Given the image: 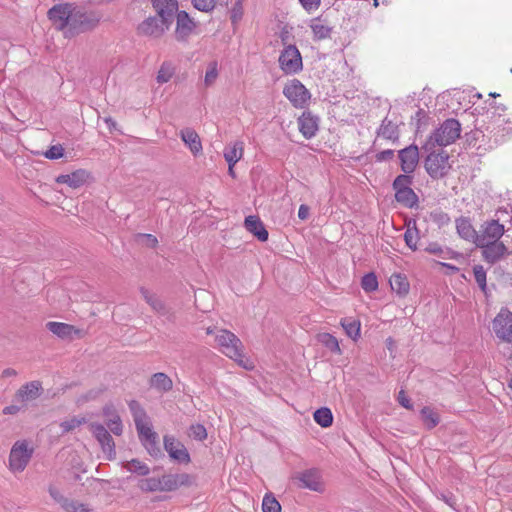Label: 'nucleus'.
Returning <instances> with one entry per match:
<instances>
[{
    "mask_svg": "<svg viewBox=\"0 0 512 512\" xmlns=\"http://www.w3.org/2000/svg\"><path fill=\"white\" fill-rule=\"evenodd\" d=\"M310 28L316 39L322 40L330 37L331 27L322 19L315 18L311 21Z\"/></svg>",
    "mask_w": 512,
    "mask_h": 512,
    "instance_id": "34",
    "label": "nucleus"
},
{
    "mask_svg": "<svg viewBox=\"0 0 512 512\" xmlns=\"http://www.w3.org/2000/svg\"><path fill=\"white\" fill-rule=\"evenodd\" d=\"M263 512H280L281 506L279 502L271 496H265L262 502Z\"/></svg>",
    "mask_w": 512,
    "mask_h": 512,
    "instance_id": "48",
    "label": "nucleus"
},
{
    "mask_svg": "<svg viewBox=\"0 0 512 512\" xmlns=\"http://www.w3.org/2000/svg\"><path fill=\"white\" fill-rule=\"evenodd\" d=\"M427 250L434 254H440L443 258H446L445 255H442L444 253V251L440 247H436L435 245H430Z\"/></svg>",
    "mask_w": 512,
    "mask_h": 512,
    "instance_id": "63",
    "label": "nucleus"
},
{
    "mask_svg": "<svg viewBox=\"0 0 512 512\" xmlns=\"http://www.w3.org/2000/svg\"><path fill=\"white\" fill-rule=\"evenodd\" d=\"M398 401L399 403L407 408V409H411L412 408V404L410 402V399L406 396L405 392L403 390H401L398 394Z\"/></svg>",
    "mask_w": 512,
    "mask_h": 512,
    "instance_id": "57",
    "label": "nucleus"
},
{
    "mask_svg": "<svg viewBox=\"0 0 512 512\" xmlns=\"http://www.w3.org/2000/svg\"><path fill=\"white\" fill-rule=\"evenodd\" d=\"M153 7L159 18L169 26L172 23L174 14L179 12L177 0H153Z\"/></svg>",
    "mask_w": 512,
    "mask_h": 512,
    "instance_id": "17",
    "label": "nucleus"
},
{
    "mask_svg": "<svg viewBox=\"0 0 512 512\" xmlns=\"http://www.w3.org/2000/svg\"><path fill=\"white\" fill-rule=\"evenodd\" d=\"M16 375H17V372L12 368H7V369L3 370V372H2L3 378H8V377L16 376Z\"/></svg>",
    "mask_w": 512,
    "mask_h": 512,
    "instance_id": "64",
    "label": "nucleus"
},
{
    "mask_svg": "<svg viewBox=\"0 0 512 512\" xmlns=\"http://www.w3.org/2000/svg\"><path fill=\"white\" fill-rule=\"evenodd\" d=\"M89 176L90 174L86 170L80 169L70 174L58 176L57 182L67 184L72 188H78L88 180Z\"/></svg>",
    "mask_w": 512,
    "mask_h": 512,
    "instance_id": "26",
    "label": "nucleus"
},
{
    "mask_svg": "<svg viewBox=\"0 0 512 512\" xmlns=\"http://www.w3.org/2000/svg\"><path fill=\"white\" fill-rule=\"evenodd\" d=\"M190 436L196 440L203 441L207 438L206 428L202 424L191 425Z\"/></svg>",
    "mask_w": 512,
    "mask_h": 512,
    "instance_id": "50",
    "label": "nucleus"
},
{
    "mask_svg": "<svg viewBox=\"0 0 512 512\" xmlns=\"http://www.w3.org/2000/svg\"><path fill=\"white\" fill-rule=\"evenodd\" d=\"M284 96L295 108H304L308 105L311 94L298 79L288 81L283 88Z\"/></svg>",
    "mask_w": 512,
    "mask_h": 512,
    "instance_id": "6",
    "label": "nucleus"
},
{
    "mask_svg": "<svg viewBox=\"0 0 512 512\" xmlns=\"http://www.w3.org/2000/svg\"><path fill=\"white\" fill-rule=\"evenodd\" d=\"M42 391V385L39 381H31L21 386L16 392L17 401L26 403L37 399Z\"/></svg>",
    "mask_w": 512,
    "mask_h": 512,
    "instance_id": "19",
    "label": "nucleus"
},
{
    "mask_svg": "<svg viewBox=\"0 0 512 512\" xmlns=\"http://www.w3.org/2000/svg\"><path fill=\"white\" fill-rule=\"evenodd\" d=\"M394 157V151L391 149L383 150L376 154L377 161H387Z\"/></svg>",
    "mask_w": 512,
    "mask_h": 512,
    "instance_id": "56",
    "label": "nucleus"
},
{
    "mask_svg": "<svg viewBox=\"0 0 512 512\" xmlns=\"http://www.w3.org/2000/svg\"><path fill=\"white\" fill-rule=\"evenodd\" d=\"M149 386L158 393L164 394L172 390L173 381L166 373L158 372L150 377Z\"/></svg>",
    "mask_w": 512,
    "mask_h": 512,
    "instance_id": "24",
    "label": "nucleus"
},
{
    "mask_svg": "<svg viewBox=\"0 0 512 512\" xmlns=\"http://www.w3.org/2000/svg\"><path fill=\"white\" fill-rule=\"evenodd\" d=\"M310 209L307 205L302 204L298 210V217L301 220H306L309 217Z\"/></svg>",
    "mask_w": 512,
    "mask_h": 512,
    "instance_id": "58",
    "label": "nucleus"
},
{
    "mask_svg": "<svg viewBox=\"0 0 512 512\" xmlns=\"http://www.w3.org/2000/svg\"><path fill=\"white\" fill-rule=\"evenodd\" d=\"M174 73H175L174 65L171 62H163L162 65L160 66L157 76H156L157 83H159V84L167 83L168 81L171 80Z\"/></svg>",
    "mask_w": 512,
    "mask_h": 512,
    "instance_id": "40",
    "label": "nucleus"
},
{
    "mask_svg": "<svg viewBox=\"0 0 512 512\" xmlns=\"http://www.w3.org/2000/svg\"><path fill=\"white\" fill-rule=\"evenodd\" d=\"M395 199L398 203L407 208H413L418 205V196L412 188L404 189L395 193Z\"/></svg>",
    "mask_w": 512,
    "mask_h": 512,
    "instance_id": "32",
    "label": "nucleus"
},
{
    "mask_svg": "<svg viewBox=\"0 0 512 512\" xmlns=\"http://www.w3.org/2000/svg\"><path fill=\"white\" fill-rule=\"evenodd\" d=\"M361 286L364 291L366 292H373L377 290L378 288V281L377 277L374 273H368L365 276H363L361 281Z\"/></svg>",
    "mask_w": 512,
    "mask_h": 512,
    "instance_id": "45",
    "label": "nucleus"
},
{
    "mask_svg": "<svg viewBox=\"0 0 512 512\" xmlns=\"http://www.w3.org/2000/svg\"><path fill=\"white\" fill-rule=\"evenodd\" d=\"M180 137L192 154L197 155L202 151V143L197 132L191 128L181 130Z\"/></svg>",
    "mask_w": 512,
    "mask_h": 512,
    "instance_id": "27",
    "label": "nucleus"
},
{
    "mask_svg": "<svg viewBox=\"0 0 512 512\" xmlns=\"http://www.w3.org/2000/svg\"><path fill=\"white\" fill-rule=\"evenodd\" d=\"M442 499L443 501L448 505L450 506L451 508H455V505H456V498L451 495V494H448V495H445V494H442Z\"/></svg>",
    "mask_w": 512,
    "mask_h": 512,
    "instance_id": "59",
    "label": "nucleus"
},
{
    "mask_svg": "<svg viewBox=\"0 0 512 512\" xmlns=\"http://www.w3.org/2000/svg\"><path fill=\"white\" fill-rule=\"evenodd\" d=\"M390 286L393 291L399 295H405L409 291V283L405 276L401 274H393L389 280Z\"/></svg>",
    "mask_w": 512,
    "mask_h": 512,
    "instance_id": "37",
    "label": "nucleus"
},
{
    "mask_svg": "<svg viewBox=\"0 0 512 512\" xmlns=\"http://www.w3.org/2000/svg\"><path fill=\"white\" fill-rule=\"evenodd\" d=\"M247 231L252 233L258 240L264 242L268 239V231L257 216H248L244 222Z\"/></svg>",
    "mask_w": 512,
    "mask_h": 512,
    "instance_id": "30",
    "label": "nucleus"
},
{
    "mask_svg": "<svg viewBox=\"0 0 512 512\" xmlns=\"http://www.w3.org/2000/svg\"><path fill=\"white\" fill-rule=\"evenodd\" d=\"M136 429L140 440L146 447L155 446L157 442V434L152 430L149 421L136 425Z\"/></svg>",
    "mask_w": 512,
    "mask_h": 512,
    "instance_id": "31",
    "label": "nucleus"
},
{
    "mask_svg": "<svg viewBox=\"0 0 512 512\" xmlns=\"http://www.w3.org/2000/svg\"><path fill=\"white\" fill-rule=\"evenodd\" d=\"M302 6L307 10H315L320 5V0H299Z\"/></svg>",
    "mask_w": 512,
    "mask_h": 512,
    "instance_id": "55",
    "label": "nucleus"
},
{
    "mask_svg": "<svg viewBox=\"0 0 512 512\" xmlns=\"http://www.w3.org/2000/svg\"><path fill=\"white\" fill-rule=\"evenodd\" d=\"M127 469L131 472L138 473L139 475L143 476L148 475L150 472L149 467L145 463L136 459L131 460L127 464Z\"/></svg>",
    "mask_w": 512,
    "mask_h": 512,
    "instance_id": "47",
    "label": "nucleus"
},
{
    "mask_svg": "<svg viewBox=\"0 0 512 512\" xmlns=\"http://www.w3.org/2000/svg\"><path fill=\"white\" fill-rule=\"evenodd\" d=\"M86 423L85 417H72L60 423L63 433H68Z\"/></svg>",
    "mask_w": 512,
    "mask_h": 512,
    "instance_id": "43",
    "label": "nucleus"
},
{
    "mask_svg": "<svg viewBox=\"0 0 512 512\" xmlns=\"http://www.w3.org/2000/svg\"><path fill=\"white\" fill-rule=\"evenodd\" d=\"M132 416H133V419H134V422H135V426L138 425V424H141V423L149 421V419H148V417L146 415V412H145V410L143 408H141L140 410L135 412Z\"/></svg>",
    "mask_w": 512,
    "mask_h": 512,
    "instance_id": "54",
    "label": "nucleus"
},
{
    "mask_svg": "<svg viewBox=\"0 0 512 512\" xmlns=\"http://www.w3.org/2000/svg\"><path fill=\"white\" fill-rule=\"evenodd\" d=\"M102 393V389L99 390H90L85 396L84 401H89L97 398Z\"/></svg>",
    "mask_w": 512,
    "mask_h": 512,
    "instance_id": "60",
    "label": "nucleus"
},
{
    "mask_svg": "<svg viewBox=\"0 0 512 512\" xmlns=\"http://www.w3.org/2000/svg\"><path fill=\"white\" fill-rule=\"evenodd\" d=\"M169 28L159 17H149L138 27L139 33L146 36L160 37Z\"/></svg>",
    "mask_w": 512,
    "mask_h": 512,
    "instance_id": "18",
    "label": "nucleus"
},
{
    "mask_svg": "<svg viewBox=\"0 0 512 512\" xmlns=\"http://www.w3.org/2000/svg\"><path fill=\"white\" fill-rule=\"evenodd\" d=\"M215 347L245 369L252 368L251 365L245 362L241 340L231 331L226 329L217 330L215 335Z\"/></svg>",
    "mask_w": 512,
    "mask_h": 512,
    "instance_id": "2",
    "label": "nucleus"
},
{
    "mask_svg": "<svg viewBox=\"0 0 512 512\" xmlns=\"http://www.w3.org/2000/svg\"><path fill=\"white\" fill-rule=\"evenodd\" d=\"M413 183V178L412 176H410L409 174H401V175H398L395 180L393 181V189L395 191V193H397L398 191H402V190H406V189H409L411 188V185Z\"/></svg>",
    "mask_w": 512,
    "mask_h": 512,
    "instance_id": "42",
    "label": "nucleus"
},
{
    "mask_svg": "<svg viewBox=\"0 0 512 512\" xmlns=\"http://www.w3.org/2000/svg\"><path fill=\"white\" fill-rule=\"evenodd\" d=\"M217 77H218L217 63L211 62V63H209L207 70H206V74H205V78H204L205 86L206 87L212 86L215 83Z\"/></svg>",
    "mask_w": 512,
    "mask_h": 512,
    "instance_id": "46",
    "label": "nucleus"
},
{
    "mask_svg": "<svg viewBox=\"0 0 512 512\" xmlns=\"http://www.w3.org/2000/svg\"><path fill=\"white\" fill-rule=\"evenodd\" d=\"M49 493H50L51 497L55 501L61 503L66 508V510L72 511V512H77L75 503H68V500L66 498H64L62 496V494L56 488L50 487Z\"/></svg>",
    "mask_w": 512,
    "mask_h": 512,
    "instance_id": "44",
    "label": "nucleus"
},
{
    "mask_svg": "<svg viewBox=\"0 0 512 512\" xmlns=\"http://www.w3.org/2000/svg\"><path fill=\"white\" fill-rule=\"evenodd\" d=\"M425 152L428 153L425 160L427 173L435 179L444 177L450 169L448 154L443 150L436 152L435 149Z\"/></svg>",
    "mask_w": 512,
    "mask_h": 512,
    "instance_id": "5",
    "label": "nucleus"
},
{
    "mask_svg": "<svg viewBox=\"0 0 512 512\" xmlns=\"http://www.w3.org/2000/svg\"><path fill=\"white\" fill-rule=\"evenodd\" d=\"M244 142L236 140L226 145L223 151V156L228 164L236 165L237 162L243 157Z\"/></svg>",
    "mask_w": 512,
    "mask_h": 512,
    "instance_id": "25",
    "label": "nucleus"
},
{
    "mask_svg": "<svg viewBox=\"0 0 512 512\" xmlns=\"http://www.w3.org/2000/svg\"><path fill=\"white\" fill-rule=\"evenodd\" d=\"M318 341L331 352H334L339 355L342 353L339 342L337 338L334 337L333 335L329 333H320L318 335Z\"/></svg>",
    "mask_w": 512,
    "mask_h": 512,
    "instance_id": "39",
    "label": "nucleus"
},
{
    "mask_svg": "<svg viewBox=\"0 0 512 512\" xmlns=\"http://www.w3.org/2000/svg\"><path fill=\"white\" fill-rule=\"evenodd\" d=\"M400 159L401 170L406 174L415 171L419 162V149L416 145H410L401 149L398 153Z\"/></svg>",
    "mask_w": 512,
    "mask_h": 512,
    "instance_id": "16",
    "label": "nucleus"
},
{
    "mask_svg": "<svg viewBox=\"0 0 512 512\" xmlns=\"http://www.w3.org/2000/svg\"><path fill=\"white\" fill-rule=\"evenodd\" d=\"M138 487L143 492H160V481L157 477L143 478L139 480Z\"/></svg>",
    "mask_w": 512,
    "mask_h": 512,
    "instance_id": "41",
    "label": "nucleus"
},
{
    "mask_svg": "<svg viewBox=\"0 0 512 512\" xmlns=\"http://www.w3.org/2000/svg\"><path fill=\"white\" fill-rule=\"evenodd\" d=\"M348 337L356 341L360 337L361 324L352 318H343L340 322Z\"/></svg>",
    "mask_w": 512,
    "mask_h": 512,
    "instance_id": "35",
    "label": "nucleus"
},
{
    "mask_svg": "<svg viewBox=\"0 0 512 512\" xmlns=\"http://www.w3.org/2000/svg\"><path fill=\"white\" fill-rule=\"evenodd\" d=\"M279 67L286 75H295L302 71L303 61L300 51L295 45H285L278 57Z\"/></svg>",
    "mask_w": 512,
    "mask_h": 512,
    "instance_id": "4",
    "label": "nucleus"
},
{
    "mask_svg": "<svg viewBox=\"0 0 512 512\" xmlns=\"http://www.w3.org/2000/svg\"><path fill=\"white\" fill-rule=\"evenodd\" d=\"M141 408H142L141 405L137 401L132 400L129 402V409H130L132 415L135 412H137L138 410H140Z\"/></svg>",
    "mask_w": 512,
    "mask_h": 512,
    "instance_id": "61",
    "label": "nucleus"
},
{
    "mask_svg": "<svg viewBox=\"0 0 512 512\" xmlns=\"http://www.w3.org/2000/svg\"><path fill=\"white\" fill-rule=\"evenodd\" d=\"M420 415L423 424L428 429L436 427L440 421L438 413L430 407H423L420 411Z\"/></svg>",
    "mask_w": 512,
    "mask_h": 512,
    "instance_id": "36",
    "label": "nucleus"
},
{
    "mask_svg": "<svg viewBox=\"0 0 512 512\" xmlns=\"http://www.w3.org/2000/svg\"><path fill=\"white\" fill-rule=\"evenodd\" d=\"M164 448L169 456L179 463L187 464L190 462V455L186 447L173 436L166 435L164 437Z\"/></svg>",
    "mask_w": 512,
    "mask_h": 512,
    "instance_id": "15",
    "label": "nucleus"
},
{
    "mask_svg": "<svg viewBox=\"0 0 512 512\" xmlns=\"http://www.w3.org/2000/svg\"><path fill=\"white\" fill-rule=\"evenodd\" d=\"M46 328L62 340H72L84 336L82 330L63 322L49 321L46 323Z\"/></svg>",
    "mask_w": 512,
    "mask_h": 512,
    "instance_id": "14",
    "label": "nucleus"
},
{
    "mask_svg": "<svg viewBox=\"0 0 512 512\" xmlns=\"http://www.w3.org/2000/svg\"><path fill=\"white\" fill-rule=\"evenodd\" d=\"M80 8L71 3L57 4L48 10V18L56 29L64 31L66 35L77 34V17Z\"/></svg>",
    "mask_w": 512,
    "mask_h": 512,
    "instance_id": "1",
    "label": "nucleus"
},
{
    "mask_svg": "<svg viewBox=\"0 0 512 512\" xmlns=\"http://www.w3.org/2000/svg\"><path fill=\"white\" fill-rule=\"evenodd\" d=\"M189 476L187 474H166L159 478L160 492H168L176 490L178 487L188 482Z\"/></svg>",
    "mask_w": 512,
    "mask_h": 512,
    "instance_id": "22",
    "label": "nucleus"
},
{
    "mask_svg": "<svg viewBox=\"0 0 512 512\" xmlns=\"http://www.w3.org/2000/svg\"><path fill=\"white\" fill-rule=\"evenodd\" d=\"M217 0H193L194 7L203 12L211 11L216 4Z\"/></svg>",
    "mask_w": 512,
    "mask_h": 512,
    "instance_id": "51",
    "label": "nucleus"
},
{
    "mask_svg": "<svg viewBox=\"0 0 512 512\" xmlns=\"http://www.w3.org/2000/svg\"><path fill=\"white\" fill-rule=\"evenodd\" d=\"M377 133L378 136L383 137L384 139L387 140L395 141L399 137L397 124L393 123L391 120H388L387 118H385L382 121Z\"/></svg>",
    "mask_w": 512,
    "mask_h": 512,
    "instance_id": "33",
    "label": "nucleus"
},
{
    "mask_svg": "<svg viewBox=\"0 0 512 512\" xmlns=\"http://www.w3.org/2000/svg\"><path fill=\"white\" fill-rule=\"evenodd\" d=\"M492 331L502 342L512 344V312L501 309L492 321Z\"/></svg>",
    "mask_w": 512,
    "mask_h": 512,
    "instance_id": "7",
    "label": "nucleus"
},
{
    "mask_svg": "<svg viewBox=\"0 0 512 512\" xmlns=\"http://www.w3.org/2000/svg\"><path fill=\"white\" fill-rule=\"evenodd\" d=\"M456 228L459 236L465 240L474 243L477 247L479 246L478 234L471 224L469 218L462 217L456 220Z\"/></svg>",
    "mask_w": 512,
    "mask_h": 512,
    "instance_id": "21",
    "label": "nucleus"
},
{
    "mask_svg": "<svg viewBox=\"0 0 512 512\" xmlns=\"http://www.w3.org/2000/svg\"><path fill=\"white\" fill-rule=\"evenodd\" d=\"M141 295L145 301L150 305L153 311L161 316H170V311L165 303L155 294L149 292L145 288L140 289Z\"/></svg>",
    "mask_w": 512,
    "mask_h": 512,
    "instance_id": "29",
    "label": "nucleus"
},
{
    "mask_svg": "<svg viewBox=\"0 0 512 512\" xmlns=\"http://www.w3.org/2000/svg\"><path fill=\"white\" fill-rule=\"evenodd\" d=\"M89 429L100 444L103 453L106 455V459H114L116 455L115 443L107 429L99 423H91Z\"/></svg>",
    "mask_w": 512,
    "mask_h": 512,
    "instance_id": "11",
    "label": "nucleus"
},
{
    "mask_svg": "<svg viewBox=\"0 0 512 512\" xmlns=\"http://www.w3.org/2000/svg\"><path fill=\"white\" fill-rule=\"evenodd\" d=\"M460 133V123L456 119H447L430 134L422 149L430 151L436 147L451 145L460 137Z\"/></svg>",
    "mask_w": 512,
    "mask_h": 512,
    "instance_id": "3",
    "label": "nucleus"
},
{
    "mask_svg": "<svg viewBox=\"0 0 512 512\" xmlns=\"http://www.w3.org/2000/svg\"><path fill=\"white\" fill-rule=\"evenodd\" d=\"M77 20V34L92 30L99 23V17L96 14L86 12L81 8Z\"/></svg>",
    "mask_w": 512,
    "mask_h": 512,
    "instance_id": "28",
    "label": "nucleus"
},
{
    "mask_svg": "<svg viewBox=\"0 0 512 512\" xmlns=\"http://www.w3.org/2000/svg\"><path fill=\"white\" fill-rule=\"evenodd\" d=\"M32 452V449L28 448L26 442H16L10 451V469L13 472H22L29 463Z\"/></svg>",
    "mask_w": 512,
    "mask_h": 512,
    "instance_id": "8",
    "label": "nucleus"
},
{
    "mask_svg": "<svg viewBox=\"0 0 512 512\" xmlns=\"http://www.w3.org/2000/svg\"><path fill=\"white\" fill-rule=\"evenodd\" d=\"M103 416L110 431L116 436L121 435L123 432L122 421L113 405H106L103 408Z\"/></svg>",
    "mask_w": 512,
    "mask_h": 512,
    "instance_id": "23",
    "label": "nucleus"
},
{
    "mask_svg": "<svg viewBox=\"0 0 512 512\" xmlns=\"http://www.w3.org/2000/svg\"><path fill=\"white\" fill-rule=\"evenodd\" d=\"M20 410V408L16 405H10L4 408V414H15Z\"/></svg>",
    "mask_w": 512,
    "mask_h": 512,
    "instance_id": "62",
    "label": "nucleus"
},
{
    "mask_svg": "<svg viewBox=\"0 0 512 512\" xmlns=\"http://www.w3.org/2000/svg\"><path fill=\"white\" fill-rule=\"evenodd\" d=\"M507 254V247L505 244L497 239L485 242L482 239V257L488 263H495L500 261Z\"/></svg>",
    "mask_w": 512,
    "mask_h": 512,
    "instance_id": "13",
    "label": "nucleus"
},
{
    "mask_svg": "<svg viewBox=\"0 0 512 512\" xmlns=\"http://www.w3.org/2000/svg\"><path fill=\"white\" fill-rule=\"evenodd\" d=\"M139 237L142 239V243L150 248L156 247L158 243L157 238L151 234H141Z\"/></svg>",
    "mask_w": 512,
    "mask_h": 512,
    "instance_id": "53",
    "label": "nucleus"
},
{
    "mask_svg": "<svg viewBox=\"0 0 512 512\" xmlns=\"http://www.w3.org/2000/svg\"><path fill=\"white\" fill-rule=\"evenodd\" d=\"M314 420L323 428H327L332 425L333 415L329 408L322 407L314 412Z\"/></svg>",
    "mask_w": 512,
    "mask_h": 512,
    "instance_id": "38",
    "label": "nucleus"
},
{
    "mask_svg": "<svg viewBox=\"0 0 512 512\" xmlns=\"http://www.w3.org/2000/svg\"><path fill=\"white\" fill-rule=\"evenodd\" d=\"M197 23L186 11H179L176 14L175 39L178 42H187L196 33Z\"/></svg>",
    "mask_w": 512,
    "mask_h": 512,
    "instance_id": "10",
    "label": "nucleus"
},
{
    "mask_svg": "<svg viewBox=\"0 0 512 512\" xmlns=\"http://www.w3.org/2000/svg\"><path fill=\"white\" fill-rule=\"evenodd\" d=\"M318 121L319 119L310 112H304L298 118L299 130L306 139H310L316 135L318 131Z\"/></svg>",
    "mask_w": 512,
    "mask_h": 512,
    "instance_id": "20",
    "label": "nucleus"
},
{
    "mask_svg": "<svg viewBox=\"0 0 512 512\" xmlns=\"http://www.w3.org/2000/svg\"><path fill=\"white\" fill-rule=\"evenodd\" d=\"M299 480L300 486L315 492L322 493L325 490V485L322 480L321 473L318 469L312 468L299 473L296 477Z\"/></svg>",
    "mask_w": 512,
    "mask_h": 512,
    "instance_id": "12",
    "label": "nucleus"
},
{
    "mask_svg": "<svg viewBox=\"0 0 512 512\" xmlns=\"http://www.w3.org/2000/svg\"><path fill=\"white\" fill-rule=\"evenodd\" d=\"M495 219L487 222L484 230L482 231V239L485 242L497 239L500 240L504 233V222L508 220L509 213L505 209H499L495 213Z\"/></svg>",
    "mask_w": 512,
    "mask_h": 512,
    "instance_id": "9",
    "label": "nucleus"
},
{
    "mask_svg": "<svg viewBox=\"0 0 512 512\" xmlns=\"http://www.w3.org/2000/svg\"><path fill=\"white\" fill-rule=\"evenodd\" d=\"M64 149L61 145L51 146L45 153V157L48 159H59L63 156Z\"/></svg>",
    "mask_w": 512,
    "mask_h": 512,
    "instance_id": "52",
    "label": "nucleus"
},
{
    "mask_svg": "<svg viewBox=\"0 0 512 512\" xmlns=\"http://www.w3.org/2000/svg\"><path fill=\"white\" fill-rule=\"evenodd\" d=\"M418 231L417 229H411V228H408L404 234V240H405V243L406 245L412 249V250H416L417 249V242H418Z\"/></svg>",
    "mask_w": 512,
    "mask_h": 512,
    "instance_id": "49",
    "label": "nucleus"
}]
</instances>
